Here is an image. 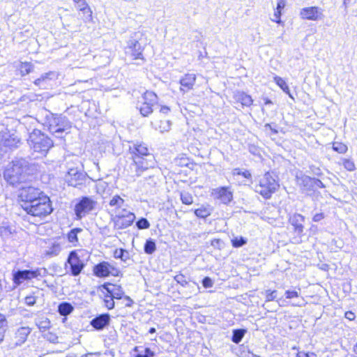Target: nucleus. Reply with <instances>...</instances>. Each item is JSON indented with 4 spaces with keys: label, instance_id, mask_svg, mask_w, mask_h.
<instances>
[{
    "label": "nucleus",
    "instance_id": "0eeeda50",
    "mask_svg": "<svg viewBox=\"0 0 357 357\" xmlns=\"http://www.w3.org/2000/svg\"><path fill=\"white\" fill-rule=\"evenodd\" d=\"M278 181L269 172H266L259 179V184L255 186L256 192L261 195L264 199H268L279 188Z\"/></svg>",
    "mask_w": 357,
    "mask_h": 357
},
{
    "label": "nucleus",
    "instance_id": "dca6fc26",
    "mask_svg": "<svg viewBox=\"0 0 357 357\" xmlns=\"http://www.w3.org/2000/svg\"><path fill=\"white\" fill-rule=\"evenodd\" d=\"M99 289L102 294H109L114 299H121L125 296L124 291L123 290L122 287L119 285L110 283H105L104 284H102Z\"/></svg>",
    "mask_w": 357,
    "mask_h": 357
},
{
    "label": "nucleus",
    "instance_id": "c03bdc74",
    "mask_svg": "<svg viewBox=\"0 0 357 357\" xmlns=\"http://www.w3.org/2000/svg\"><path fill=\"white\" fill-rule=\"evenodd\" d=\"M33 70V65L29 62L22 63L20 66V71L22 76L29 74Z\"/></svg>",
    "mask_w": 357,
    "mask_h": 357
},
{
    "label": "nucleus",
    "instance_id": "f704fd0d",
    "mask_svg": "<svg viewBox=\"0 0 357 357\" xmlns=\"http://www.w3.org/2000/svg\"><path fill=\"white\" fill-rule=\"evenodd\" d=\"M61 250L60 244L57 242H53L50 247L45 250V255L49 257H54L58 255Z\"/></svg>",
    "mask_w": 357,
    "mask_h": 357
},
{
    "label": "nucleus",
    "instance_id": "2eb2a0df",
    "mask_svg": "<svg viewBox=\"0 0 357 357\" xmlns=\"http://www.w3.org/2000/svg\"><path fill=\"white\" fill-rule=\"evenodd\" d=\"M211 196L215 199H220L222 204L227 205L233 199V192L230 190V188L227 186L213 189Z\"/></svg>",
    "mask_w": 357,
    "mask_h": 357
},
{
    "label": "nucleus",
    "instance_id": "f3484780",
    "mask_svg": "<svg viewBox=\"0 0 357 357\" xmlns=\"http://www.w3.org/2000/svg\"><path fill=\"white\" fill-rule=\"evenodd\" d=\"M301 15L302 18L310 20H319L324 17L322 10L316 6L303 8L301 10Z\"/></svg>",
    "mask_w": 357,
    "mask_h": 357
},
{
    "label": "nucleus",
    "instance_id": "de8ad7c7",
    "mask_svg": "<svg viewBox=\"0 0 357 357\" xmlns=\"http://www.w3.org/2000/svg\"><path fill=\"white\" fill-rule=\"evenodd\" d=\"M247 243V239L243 236L235 237L231 240L232 246L234 248H240Z\"/></svg>",
    "mask_w": 357,
    "mask_h": 357
},
{
    "label": "nucleus",
    "instance_id": "e2e57ef3",
    "mask_svg": "<svg viewBox=\"0 0 357 357\" xmlns=\"http://www.w3.org/2000/svg\"><path fill=\"white\" fill-rule=\"evenodd\" d=\"M344 317L349 321H353L356 318V314L351 311H347L344 313Z\"/></svg>",
    "mask_w": 357,
    "mask_h": 357
},
{
    "label": "nucleus",
    "instance_id": "72a5a7b5",
    "mask_svg": "<svg viewBox=\"0 0 357 357\" xmlns=\"http://www.w3.org/2000/svg\"><path fill=\"white\" fill-rule=\"evenodd\" d=\"M247 330L245 328L234 329L232 331L231 341L236 344H238L243 338Z\"/></svg>",
    "mask_w": 357,
    "mask_h": 357
},
{
    "label": "nucleus",
    "instance_id": "6e6d98bb",
    "mask_svg": "<svg viewBox=\"0 0 357 357\" xmlns=\"http://www.w3.org/2000/svg\"><path fill=\"white\" fill-rule=\"evenodd\" d=\"M202 285L205 288H211L213 285V282L210 277H204L202 281Z\"/></svg>",
    "mask_w": 357,
    "mask_h": 357
},
{
    "label": "nucleus",
    "instance_id": "5701e85b",
    "mask_svg": "<svg viewBox=\"0 0 357 357\" xmlns=\"http://www.w3.org/2000/svg\"><path fill=\"white\" fill-rule=\"evenodd\" d=\"M54 75L55 74L54 72L44 73L34 81V84L41 89H46L49 85L50 82L54 78Z\"/></svg>",
    "mask_w": 357,
    "mask_h": 357
},
{
    "label": "nucleus",
    "instance_id": "20e7f679",
    "mask_svg": "<svg viewBox=\"0 0 357 357\" xmlns=\"http://www.w3.org/2000/svg\"><path fill=\"white\" fill-rule=\"evenodd\" d=\"M46 126L52 135L59 139H63L70 132L72 127L67 117L54 114L47 120Z\"/></svg>",
    "mask_w": 357,
    "mask_h": 357
},
{
    "label": "nucleus",
    "instance_id": "49530a36",
    "mask_svg": "<svg viewBox=\"0 0 357 357\" xmlns=\"http://www.w3.org/2000/svg\"><path fill=\"white\" fill-rule=\"evenodd\" d=\"M333 149L339 153H344L347 151L348 148L346 144L342 142H335L333 144Z\"/></svg>",
    "mask_w": 357,
    "mask_h": 357
},
{
    "label": "nucleus",
    "instance_id": "e433bc0d",
    "mask_svg": "<svg viewBox=\"0 0 357 357\" xmlns=\"http://www.w3.org/2000/svg\"><path fill=\"white\" fill-rule=\"evenodd\" d=\"M143 102L144 103H152V105H155L158 101V97L156 94L153 91H146L143 96Z\"/></svg>",
    "mask_w": 357,
    "mask_h": 357
},
{
    "label": "nucleus",
    "instance_id": "473e14b6",
    "mask_svg": "<svg viewBox=\"0 0 357 357\" xmlns=\"http://www.w3.org/2000/svg\"><path fill=\"white\" fill-rule=\"evenodd\" d=\"M211 208L208 206H202L194 211L195 215L199 218H206L211 214Z\"/></svg>",
    "mask_w": 357,
    "mask_h": 357
},
{
    "label": "nucleus",
    "instance_id": "ea45409f",
    "mask_svg": "<svg viewBox=\"0 0 357 357\" xmlns=\"http://www.w3.org/2000/svg\"><path fill=\"white\" fill-rule=\"evenodd\" d=\"M8 328V321L6 316L0 313V343L3 340L5 333Z\"/></svg>",
    "mask_w": 357,
    "mask_h": 357
},
{
    "label": "nucleus",
    "instance_id": "3c124183",
    "mask_svg": "<svg viewBox=\"0 0 357 357\" xmlns=\"http://www.w3.org/2000/svg\"><path fill=\"white\" fill-rule=\"evenodd\" d=\"M342 165H343L344 167L349 172H353L356 169L355 164L351 160L344 159L343 162H342Z\"/></svg>",
    "mask_w": 357,
    "mask_h": 357
},
{
    "label": "nucleus",
    "instance_id": "393cba45",
    "mask_svg": "<svg viewBox=\"0 0 357 357\" xmlns=\"http://www.w3.org/2000/svg\"><path fill=\"white\" fill-rule=\"evenodd\" d=\"M76 6L84 15V21H91L92 20V10L86 0H82L79 3H76Z\"/></svg>",
    "mask_w": 357,
    "mask_h": 357
},
{
    "label": "nucleus",
    "instance_id": "9d476101",
    "mask_svg": "<svg viewBox=\"0 0 357 357\" xmlns=\"http://www.w3.org/2000/svg\"><path fill=\"white\" fill-rule=\"evenodd\" d=\"M135 218V213L128 209L121 211L116 214H110V220L114 224V229L117 230L129 227L133 224Z\"/></svg>",
    "mask_w": 357,
    "mask_h": 357
},
{
    "label": "nucleus",
    "instance_id": "58836bf2",
    "mask_svg": "<svg viewBox=\"0 0 357 357\" xmlns=\"http://www.w3.org/2000/svg\"><path fill=\"white\" fill-rule=\"evenodd\" d=\"M82 231V229L79 227H75L70 229L67 234L68 241L75 245L77 243H78L77 234Z\"/></svg>",
    "mask_w": 357,
    "mask_h": 357
},
{
    "label": "nucleus",
    "instance_id": "052dcab7",
    "mask_svg": "<svg viewBox=\"0 0 357 357\" xmlns=\"http://www.w3.org/2000/svg\"><path fill=\"white\" fill-rule=\"evenodd\" d=\"M296 357H317L314 353H305L304 351H299L296 354Z\"/></svg>",
    "mask_w": 357,
    "mask_h": 357
},
{
    "label": "nucleus",
    "instance_id": "a878e982",
    "mask_svg": "<svg viewBox=\"0 0 357 357\" xmlns=\"http://www.w3.org/2000/svg\"><path fill=\"white\" fill-rule=\"evenodd\" d=\"M74 306L69 302L63 301L58 305L57 312L62 317H68L74 310Z\"/></svg>",
    "mask_w": 357,
    "mask_h": 357
},
{
    "label": "nucleus",
    "instance_id": "09e8293b",
    "mask_svg": "<svg viewBox=\"0 0 357 357\" xmlns=\"http://www.w3.org/2000/svg\"><path fill=\"white\" fill-rule=\"evenodd\" d=\"M136 227L139 229H149L150 227V223L149 220L145 218H140L137 222H136Z\"/></svg>",
    "mask_w": 357,
    "mask_h": 357
},
{
    "label": "nucleus",
    "instance_id": "f257e3e1",
    "mask_svg": "<svg viewBox=\"0 0 357 357\" xmlns=\"http://www.w3.org/2000/svg\"><path fill=\"white\" fill-rule=\"evenodd\" d=\"M35 169L34 165L26 159L15 158L6 167L3 172V178L10 185L15 186L26 181Z\"/></svg>",
    "mask_w": 357,
    "mask_h": 357
},
{
    "label": "nucleus",
    "instance_id": "39448f33",
    "mask_svg": "<svg viewBox=\"0 0 357 357\" xmlns=\"http://www.w3.org/2000/svg\"><path fill=\"white\" fill-rule=\"evenodd\" d=\"M142 33L139 31L133 33L127 42L126 47V54L130 56L132 59L137 60L135 63L137 66L143 65L146 59L143 56L144 46L142 43Z\"/></svg>",
    "mask_w": 357,
    "mask_h": 357
},
{
    "label": "nucleus",
    "instance_id": "7ed1b4c3",
    "mask_svg": "<svg viewBox=\"0 0 357 357\" xmlns=\"http://www.w3.org/2000/svg\"><path fill=\"white\" fill-rule=\"evenodd\" d=\"M28 143L34 152L45 155L54 146L53 140L40 130L34 129L30 134Z\"/></svg>",
    "mask_w": 357,
    "mask_h": 357
},
{
    "label": "nucleus",
    "instance_id": "f03ea898",
    "mask_svg": "<svg viewBox=\"0 0 357 357\" xmlns=\"http://www.w3.org/2000/svg\"><path fill=\"white\" fill-rule=\"evenodd\" d=\"M129 151L132 159L130 167H134L135 176H139L144 170L151 166L147 158H153V156L149 153L146 144L139 141L132 142L129 145Z\"/></svg>",
    "mask_w": 357,
    "mask_h": 357
},
{
    "label": "nucleus",
    "instance_id": "4468645a",
    "mask_svg": "<svg viewBox=\"0 0 357 357\" xmlns=\"http://www.w3.org/2000/svg\"><path fill=\"white\" fill-rule=\"evenodd\" d=\"M93 274L98 278H107L109 275L117 276L119 271L108 261H101L93 268Z\"/></svg>",
    "mask_w": 357,
    "mask_h": 357
},
{
    "label": "nucleus",
    "instance_id": "13d9d810",
    "mask_svg": "<svg viewBox=\"0 0 357 357\" xmlns=\"http://www.w3.org/2000/svg\"><path fill=\"white\" fill-rule=\"evenodd\" d=\"M314 191L318 188H326L325 185L322 183L321 180L317 178H314Z\"/></svg>",
    "mask_w": 357,
    "mask_h": 357
},
{
    "label": "nucleus",
    "instance_id": "5fc2aeb1",
    "mask_svg": "<svg viewBox=\"0 0 357 357\" xmlns=\"http://www.w3.org/2000/svg\"><path fill=\"white\" fill-rule=\"evenodd\" d=\"M174 279L177 283L180 284L183 287H185L188 284L185 277L183 274H178L175 275Z\"/></svg>",
    "mask_w": 357,
    "mask_h": 357
},
{
    "label": "nucleus",
    "instance_id": "a19ab883",
    "mask_svg": "<svg viewBox=\"0 0 357 357\" xmlns=\"http://www.w3.org/2000/svg\"><path fill=\"white\" fill-rule=\"evenodd\" d=\"M154 106L155 105H152V103L142 102V105L139 107L140 114L143 116H148L153 112Z\"/></svg>",
    "mask_w": 357,
    "mask_h": 357
},
{
    "label": "nucleus",
    "instance_id": "b1692460",
    "mask_svg": "<svg viewBox=\"0 0 357 357\" xmlns=\"http://www.w3.org/2000/svg\"><path fill=\"white\" fill-rule=\"evenodd\" d=\"M132 355L134 357H154L155 354L149 347L136 346L132 349Z\"/></svg>",
    "mask_w": 357,
    "mask_h": 357
},
{
    "label": "nucleus",
    "instance_id": "6ab92c4d",
    "mask_svg": "<svg viewBox=\"0 0 357 357\" xmlns=\"http://www.w3.org/2000/svg\"><path fill=\"white\" fill-rule=\"evenodd\" d=\"M289 221L294 227V232L298 236L302 235L304 230L303 222L305 221V217L301 214L296 213L289 217Z\"/></svg>",
    "mask_w": 357,
    "mask_h": 357
},
{
    "label": "nucleus",
    "instance_id": "ddd939ff",
    "mask_svg": "<svg viewBox=\"0 0 357 357\" xmlns=\"http://www.w3.org/2000/svg\"><path fill=\"white\" fill-rule=\"evenodd\" d=\"M86 174L78 167H68L65 181L68 185L78 187L86 181Z\"/></svg>",
    "mask_w": 357,
    "mask_h": 357
},
{
    "label": "nucleus",
    "instance_id": "8fccbe9b",
    "mask_svg": "<svg viewBox=\"0 0 357 357\" xmlns=\"http://www.w3.org/2000/svg\"><path fill=\"white\" fill-rule=\"evenodd\" d=\"M234 175H241L245 178L252 180V174L248 170L241 171L239 168H236L233 172Z\"/></svg>",
    "mask_w": 357,
    "mask_h": 357
},
{
    "label": "nucleus",
    "instance_id": "bf43d9fd",
    "mask_svg": "<svg viewBox=\"0 0 357 357\" xmlns=\"http://www.w3.org/2000/svg\"><path fill=\"white\" fill-rule=\"evenodd\" d=\"M222 244V241L219 238H214L211 241V245L215 248L220 249Z\"/></svg>",
    "mask_w": 357,
    "mask_h": 357
},
{
    "label": "nucleus",
    "instance_id": "aec40b11",
    "mask_svg": "<svg viewBox=\"0 0 357 357\" xmlns=\"http://www.w3.org/2000/svg\"><path fill=\"white\" fill-rule=\"evenodd\" d=\"M31 332V328L28 326H22L17 328L15 333V346H21L24 344Z\"/></svg>",
    "mask_w": 357,
    "mask_h": 357
},
{
    "label": "nucleus",
    "instance_id": "774afa93",
    "mask_svg": "<svg viewBox=\"0 0 357 357\" xmlns=\"http://www.w3.org/2000/svg\"><path fill=\"white\" fill-rule=\"evenodd\" d=\"M169 111L170 109L167 106H162L160 109V112L163 114H167Z\"/></svg>",
    "mask_w": 357,
    "mask_h": 357
},
{
    "label": "nucleus",
    "instance_id": "bb28decb",
    "mask_svg": "<svg viewBox=\"0 0 357 357\" xmlns=\"http://www.w3.org/2000/svg\"><path fill=\"white\" fill-rule=\"evenodd\" d=\"M2 143L3 146L13 149L18 146V144L20 143V139L14 135H9L8 137L3 136Z\"/></svg>",
    "mask_w": 357,
    "mask_h": 357
},
{
    "label": "nucleus",
    "instance_id": "4c0bfd02",
    "mask_svg": "<svg viewBox=\"0 0 357 357\" xmlns=\"http://www.w3.org/2000/svg\"><path fill=\"white\" fill-rule=\"evenodd\" d=\"M156 250V244L154 239L149 238L144 245V251L147 255H152Z\"/></svg>",
    "mask_w": 357,
    "mask_h": 357
},
{
    "label": "nucleus",
    "instance_id": "6e6552de",
    "mask_svg": "<svg viewBox=\"0 0 357 357\" xmlns=\"http://www.w3.org/2000/svg\"><path fill=\"white\" fill-rule=\"evenodd\" d=\"M96 204L97 202L89 196H82L76 199L73 208L75 219L81 220L95 209Z\"/></svg>",
    "mask_w": 357,
    "mask_h": 357
},
{
    "label": "nucleus",
    "instance_id": "864d4df0",
    "mask_svg": "<svg viewBox=\"0 0 357 357\" xmlns=\"http://www.w3.org/2000/svg\"><path fill=\"white\" fill-rule=\"evenodd\" d=\"M277 297V291L273 290L271 291L270 289H268L266 291V301H271L276 298Z\"/></svg>",
    "mask_w": 357,
    "mask_h": 357
},
{
    "label": "nucleus",
    "instance_id": "338daca9",
    "mask_svg": "<svg viewBox=\"0 0 357 357\" xmlns=\"http://www.w3.org/2000/svg\"><path fill=\"white\" fill-rule=\"evenodd\" d=\"M123 298H124L127 301V303H126V307H131L132 305L134 302L130 296L125 295Z\"/></svg>",
    "mask_w": 357,
    "mask_h": 357
},
{
    "label": "nucleus",
    "instance_id": "a211bd4d",
    "mask_svg": "<svg viewBox=\"0 0 357 357\" xmlns=\"http://www.w3.org/2000/svg\"><path fill=\"white\" fill-rule=\"evenodd\" d=\"M110 323V315L103 313L96 316L90 321L91 326L96 331H102Z\"/></svg>",
    "mask_w": 357,
    "mask_h": 357
},
{
    "label": "nucleus",
    "instance_id": "c85d7f7f",
    "mask_svg": "<svg viewBox=\"0 0 357 357\" xmlns=\"http://www.w3.org/2000/svg\"><path fill=\"white\" fill-rule=\"evenodd\" d=\"M235 98L236 101L241 102L243 107H250L253 102L252 97L244 92H238L235 95Z\"/></svg>",
    "mask_w": 357,
    "mask_h": 357
},
{
    "label": "nucleus",
    "instance_id": "c9c22d12",
    "mask_svg": "<svg viewBox=\"0 0 357 357\" xmlns=\"http://www.w3.org/2000/svg\"><path fill=\"white\" fill-rule=\"evenodd\" d=\"M274 81L285 93L288 94L291 98L294 99L293 96L290 93L289 86L284 79L276 75L274 77Z\"/></svg>",
    "mask_w": 357,
    "mask_h": 357
},
{
    "label": "nucleus",
    "instance_id": "4d7b16f0",
    "mask_svg": "<svg viewBox=\"0 0 357 357\" xmlns=\"http://www.w3.org/2000/svg\"><path fill=\"white\" fill-rule=\"evenodd\" d=\"M36 296L29 295L25 297V303L29 306H33L36 303Z\"/></svg>",
    "mask_w": 357,
    "mask_h": 357
},
{
    "label": "nucleus",
    "instance_id": "37998d69",
    "mask_svg": "<svg viewBox=\"0 0 357 357\" xmlns=\"http://www.w3.org/2000/svg\"><path fill=\"white\" fill-rule=\"evenodd\" d=\"M172 123L169 120L160 121L158 126L155 128L158 130L160 132H168L171 129Z\"/></svg>",
    "mask_w": 357,
    "mask_h": 357
},
{
    "label": "nucleus",
    "instance_id": "69168bd1",
    "mask_svg": "<svg viewBox=\"0 0 357 357\" xmlns=\"http://www.w3.org/2000/svg\"><path fill=\"white\" fill-rule=\"evenodd\" d=\"M281 11L282 10H278L276 9V11L274 13L275 19H272L273 21H274L277 23H280V22H281V20H280Z\"/></svg>",
    "mask_w": 357,
    "mask_h": 357
},
{
    "label": "nucleus",
    "instance_id": "412c9836",
    "mask_svg": "<svg viewBox=\"0 0 357 357\" xmlns=\"http://www.w3.org/2000/svg\"><path fill=\"white\" fill-rule=\"evenodd\" d=\"M109 205L114 208L112 210V214H116L118 212H121L124 209H127L126 206L127 205L125 204V200L121 198L119 195H115L113 196L109 202Z\"/></svg>",
    "mask_w": 357,
    "mask_h": 357
},
{
    "label": "nucleus",
    "instance_id": "2f4dec72",
    "mask_svg": "<svg viewBox=\"0 0 357 357\" xmlns=\"http://www.w3.org/2000/svg\"><path fill=\"white\" fill-rule=\"evenodd\" d=\"M15 229L8 225H2L0 227V236L4 240L13 238Z\"/></svg>",
    "mask_w": 357,
    "mask_h": 357
},
{
    "label": "nucleus",
    "instance_id": "cd10ccee",
    "mask_svg": "<svg viewBox=\"0 0 357 357\" xmlns=\"http://www.w3.org/2000/svg\"><path fill=\"white\" fill-rule=\"evenodd\" d=\"M196 81L195 74H186L180 79V84L182 86L186 88L187 90L192 89Z\"/></svg>",
    "mask_w": 357,
    "mask_h": 357
},
{
    "label": "nucleus",
    "instance_id": "1a4fd4ad",
    "mask_svg": "<svg viewBox=\"0 0 357 357\" xmlns=\"http://www.w3.org/2000/svg\"><path fill=\"white\" fill-rule=\"evenodd\" d=\"M79 252H81V251H79ZM85 266L86 264L84 260L81 259L78 251L73 250L69 252L64 264L66 274H69L74 277L78 276Z\"/></svg>",
    "mask_w": 357,
    "mask_h": 357
},
{
    "label": "nucleus",
    "instance_id": "f8f14e48",
    "mask_svg": "<svg viewBox=\"0 0 357 357\" xmlns=\"http://www.w3.org/2000/svg\"><path fill=\"white\" fill-rule=\"evenodd\" d=\"M43 194L44 192L37 188L31 185H22L20 188L18 195L19 199L22 202V208L24 209L25 206L31 204L32 202H33Z\"/></svg>",
    "mask_w": 357,
    "mask_h": 357
},
{
    "label": "nucleus",
    "instance_id": "7c9ffc66",
    "mask_svg": "<svg viewBox=\"0 0 357 357\" xmlns=\"http://www.w3.org/2000/svg\"><path fill=\"white\" fill-rule=\"evenodd\" d=\"M114 257L120 259L123 262L128 264V261L130 260V253L123 248L116 249L114 252Z\"/></svg>",
    "mask_w": 357,
    "mask_h": 357
},
{
    "label": "nucleus",
    "instance_id": "423d86ee",
    "mask_svg": "<svg viewBox=\"0 0 357 357\" xmlns=\"http://www.w3.org/2000/svg\"><path fill=\"white\" fill-rule=\"evenodd\" d=\"M24 210L31 216L43 218L52 213L53 207L50 198L44 193L33 202L25 206Z\"/></svg>",
    "mask_w": 357,
    "mask_h": 357
},
{
    "label": "nucleus",
    "instance_id": "79ce46f5",
    "mask_svg": "<svg viewBox=\"0 0 357 357\" xmlns=\"http://www.w3.org/2000/svg\"><path fill=\"white\" fill-rule=\"evenodd\" d=\"M180 198L183 204L190 205L193 203V197L192 195L188 192H181Z\"/></svg>",
    "mask_w": 357,
    "mask_h": 357
},
{
    "label": "nucleus",
    "instance_id": "c756f323",
    "mask_svg": "<svg viewBox=\"0 0 357 357\" xmlns=\"http://www.w3.org/2000/svg\"><path fill=\"white\" fill-rule=\"evenodd\" d=\"M35 324L42 332L47 331L51 327L50 319L45 317L36 318L35 319Z\"/></svg>",
    "mask_w": 357,
    "mask_h": 357
},
{
    "label": "nucleus",
    "instance_id": "603ef678",
    "mask_svg": "<svg viewBox=\"0 0 357 357\" xmlns=\"http://www.w3.org/2000/svg\"><path fill=\"white\" fill-rule=\"evenodd\" d=\"M286 298L291 299V298H298L299 297L300 293L296 290H287L284 293Z\"/></svg>",
    "mask_w": 357,
    "mask_h": 357
},
{
    "label": "nucleus",
    "instance_id": "a18cd8bd",
    "mask_svg": "<svg viewBox=\"0 0 357 357\" xmlns=\"http://www.w3.org/2000/svg\"><path fill=\"white\" fill-rule=\"evenodd\" d=\"M104 296V303L108 310H112L115 306L114 298L109 294H102Z\"/></svg>",
    "mask_w": 357,
    "mask_h": 357
},
{
    "label": "nucleus",
    "instance_id": "0e129e2a",
    "mask_svg": "<svg viewBox=\"0 0 357 357\" xmlns=\"http://www.w3.org/2000/svg\"><path fill=\"white\" fill-rule=\"evenodd\" d=\"M286 5V0H277V8L278 10H282Z\"/></svg>",
    "mask_w": 357,
    "mask_h": 357
},
{
    "label": "nucleus",
    "instance_id": "680f3d73",
    "mask_svg": "<svg viewBox=\"0 0 357 357\" xmlns=\"http://www.w3.org/2000/svg\"><path fill=\"white\" fill-rule=\"evenodd\" d=\"M325 218L324 213H318L314 215L312 220L314 222H319Z\"/></svg>",
    "mask_w": 357,
    "mask_h": 357
},
{
    "label": "nucleus",
    "instance_id": "9b49d317",
    "mask_svg": "<svg viewBox=\"0 0 357 357\" xmlns=\"http://www.w3.org/2000/svg\"><path fill=\"white\" fill-rule=\"evenodd\" d=\"M47 274V270L45 268H37L33 269L17 270L13 273V282L20 285L25 281L31 280L38 277H44Z\"/></svg>",
    "mask_w": 357,
    "mask_h": 357
},
{
    "label": "nucleus",
    "instance_id": "4be33fe9",
    "mask_svg": "<svg viewBox=\"0 0 357 357\" xmlns=\"http://www.w3.org/2000/svg\"><path fill=\"white\" fill-rule=\"evenodd\" d=\"M297 178L300 181L299 184L303 190L307 192H314L313 182L314 178L307 175H303L301 177Z\"/></svg>",
    "mask_w": 357,
    "mask_h": 357
}]
</instances>
